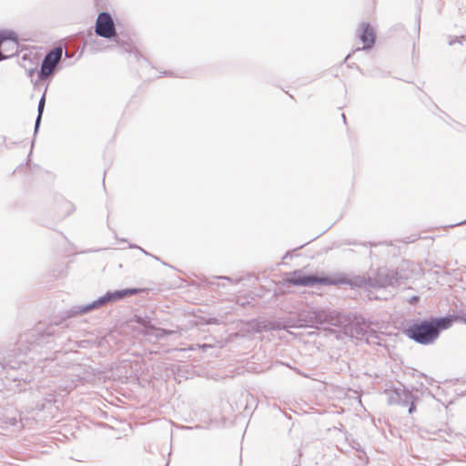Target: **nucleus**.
<instances>
[{
	"instance_id": "f257e3e1",
	"label": "nucleus",
	"mask_w": 466,
	"mask_h": 466,
	"mask_svg": "<svg viewBox=\"0 0 466 466\" xmlns=\"http://www.w3.org/2000/svg\"><path fill=\"white\" fill-rule=\"evenodd\" d=\"M284 281L292 286L311 287L315 285H337L344 280L333 279L327 276L306 275L301 270H295L286 275Z\"/></svg>"
},
{
	"instance_id": "f03ea898",
	"label": "nucleus",
	"mask_w": 466,
	"mask_h": 466,
	"mask_svg": "<svg viewBox=\"0 0 466 466\" xmlns=\"http://www.w3.org/2000/svg\"><path fill=\"white\" fill-rule=\"evenodd\" d=\"M406 333L410 339L420 344L432 343L439 337V331L436 330L435 325L431 320L413 324Z\"/></svg>"
},
{
	"instance_id": "7ed1b4c3",
	"label": "nucleus",
	"mask_w": 466,
	"mask_h": 466,
	"mask_svg": "<svg viewBox=\"0 0 466 466\" xmlns=\"http://www.w3.org/2000/svg\"><path fill=\"white\" fill-rule=\"evenodd\" d=\"M96 33L105 38L116 35V28L112 16L108 13H100L96 23Z\"/></svg>"
},
{
	"instance_id": "20e7f679",
	"label": "nucleus",
	"mask_w": 466,
	"mask_h": 466,
	"mask_svg": "<svg viewBox=\"0 0 466 466\" xmlns=\"http://www.w3.org/2000/svg\"><path fill=\"white\" fill-rule=\"evenodd\" d=\"M1 52L4 59L10 57L18 51V40L14 32H0Z\"/></svg>"
},
{
	"instance_id": "39448f33",
	"label": "nucleus",
	"mask_w": 466,
	"mask_h": 466,
	"mask_svg": "<svg viewBox=\"0 0 466 466\" xmlns=\"http://www.w3.org/2000/svg\"><path fill=\"white\" fill-rule=\"evenodd\" d=\"M144 291H146V289H127L123 290H117L115 292H108L105 296L95 301L93 307H99L107 302L120 300L126 297L133 296Z\"/></svg>"
},
{
	"instance_id": "423d86ee",
	"label": "nucleus",
	"mask_w": 466,
	"mask_h": 466,
	"mask_svg": "<svg viewBox=\"0 0 466 466\" xmlns=\"http://www.w3.org/2000/svg\"><path fill=\"white\" fill-rule=\"evenodd\" d=\"M61 56V47L55 48L46 55L41 66L42 76L46 77L53 72L57 63L60 61Z\"/></svg>"
},
{
	"instance_id": "0eeeda50",
	"label": "nucleus",
	"mask_w": 466,
	"mask_h": 466,
	"mask_svg": "<svg viewBox=\"0 0 466 466\" xmlns=\"http://www.w3.org/2000/svg\"><path fill=\"white\" fill-rule=\"evenodd\" d=\"M360 37L363 43V48H370L375 41L373 29L369 25H361Z\"/></svg>"
},
{
	"instance_id": "6e6552de",
	"label": "nucleus",
	"mask_w": 466,
	"mask_h": 466,
	"mask_svg": "<svg viewBox=\"0 0 466 466\" xmlns=\"http://www.w3.org/2000/svg\"><path fill=\"white\" fill-rule=\"evenodd\" d=\"M436 327V330L440 332V329H446L451 326V318H441L431 320Z\"/></svg>"
},
{
	"instance_id": "1a4fd4ad",
	"label": "nucleus",
	"mask_w": 466,
	"mask_h": 466,
	"mask_svg": "<svg viewBox=\"0 0 466 466\" xmlns=\"http://www.w3.org/2000/svg\"><path fill=\"white\" fill-rule=\"evenodd\" d=\"M44 106H45V96H43L39 102V105H38V118H37V122L39 121L40 117H41V115H42V112H43V109H44Z\"/></svg>"
},
{
	"instance_id": "9d476101",
	"label": "nucleus",
	"mask_w": 466,
	"mask_h": 466,
	"mask_svg": "<svg viewBox=\"0 0 466 466\" xmlns=\"http://www.w3.org/2000/svg\"><path fill=\"white\" fill-rule=\"evenodd\" d=\"M418 300H419L418 297H413V298H411L410 302L411 303H416Z\"/></svg>"
}]
</instances>
